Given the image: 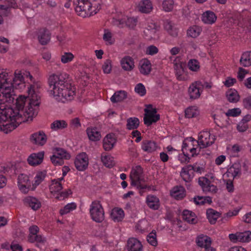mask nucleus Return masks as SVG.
<instances>
[{"label": "nucleus", "mask_w": 251, "mask_h": 251, "mask_svg": "<svg viewBox=\"0 0 251 251\" xmlns=\"http://www.w3.org/2000/svg\"><path fill=\"white\" fill-rule=\"evenodd\" d=\"M12 75L11 72L0 69V129L8 133L23 122L32 121L37 113L39 106L38 97L33 95L31 90L29 94L31 97L29 112L25 111L24 116L10 107L15 99L13 85L8 81Z\"/></svg>", "instance_id": "obj_1"}, {"label": "nucleus", "mask_w": 251, "mask_h": 251, "mask_svg": "<svg viewBox=\"0 0 251 251\" xmlns=\"http://www.w3.org/2000/svg\"><path fill=\"white\" fill-rule=\"evenodd\" d=\"M66 73L52 74L49 77L50 96L58 102L65 103L73 100L75 88L67 82Z\"/></svg>", "instance_id": "obj_2"}, {"label": "nucleus", "mask_w": 251, "mask_h": 251, "mask_svg": "<svg viewBox=\"0 0 251 251\" xmlns=\"http://www.w3.org/2000/svg\"><path fill=\"white\" fill-rule=\"evenodd\" d=\"M41 85L39 83H35L32 85H30L27 89L28 98L24 95H19L16 99L15 103L16 111L19 112L22 114V116H24L25 111L29 112V107H30V102L31 97L29 94V90H31V94L33 95H37L38 97V100L39 104H40V88Z\"/></svg>", "instance_id": "obj_3"}, {"label": "nucleus", "mask_w": 251, "mask_h": 251, "mask_svg": "<svg viewBox=\"0 0 251 251\" xmlns=\"http://www.w3.org/2000/svg\"><path fill=\"white\" fill-rule=\"evenodd\" d=\"M100 0H75V11L76 12H84L87 15L94 16L100 9Z\"/></svg>", "instance_id": "obj_4"}, {"label": "nucleus", "mask_w": 251, "mask_h": 251, "mask_svg": "<svg viewBox=\"0 0 251 251\" xmlns=\"http://www.w3.org/2000/svg\"><path fill=\"white\" fill-rule=\"evenodd\" d=\"M0 69L8 70L12 73V75L9 77L8 81L11 83L14 88L19 90H23L25 86L24 81V77H29L31 81L33 79L32 76L28 71H22L19 70H16L13 73L11 70L7 69H4L0 67Z\"/></svg>", "instance_id": "obj_5"}, {"label": "nucleus", "mask_w": 251, "mask_h": 251, "mask_svg": "<svg viewBox=\"0 0 251 251\" xmlns=\"http://www.w3.org/2000/svg\"><path fill=\"white\" fill-rule=\"evenodd\" d=\"M131 184L137 189H144L147 186L144 184V177L143 169L139 166L133 167L130 174Z\"/></svg>", "instance_id": "obj_6"}, {"label": "nucleus", "mask_w": 251, "mask_h": 251, "mask_svg": "<svg viewBox=\"0 0 251 251\" xmlns=\"http://www.w3.org/2000/svg\"><path fill=\"white\" fill-rule=\"evenodd\" d=\"M181 150L184 153L194 157L200 153L201 148L197 140L190 137L186 138L183 141Z\"/></svg>", "instance_id": "obj_7"}, {"label": "nucleus", "mask_w": 251, "mask_h": 251, "mask_svg": "<svg viewBox=\"0 0 251 251\" xmlns=\"http://www.w3.org/2000/svg\"><path fill=\"white\" fill-rule=\"evenodd\" d=\"M27 36L30 39L37 38L42 45L47 44L50 40V33L45 28L31 30L28 32Z\"/></svg>", "instance_id": "obj_8"}, {"label": "nucleus", "mask_w": 251, "mask_h": 251, "mask_svg": "<svg viewBox=\"0 0 251 251\" xmlns=\"http://www.w3.org/2000/svg\"><path fill=\"white\" fill-rule=\"evenodd\" d=\"M89 212L91 219L97 223H101L104 219V212L100 201H93L90 205Z\"/></svg>", "instance_id": "obj_9"}, {"label": "nucleus", "mask_w": 251, "mask_h": 251, "mask_svg": "<svg viewBox=\"0 0 251 251\" xmlns=\"http://www.w3.org/2000/svg\"><path fill=\"white\" fill-rule=\"evenodd\" d=\"M70 158V154L64 149L61 148H55L53 151V154L50 157L52 163L54 166H61L64 164V160Z\"/></svg>", "instance_id": "obj_10"}, {"label": "nucleus", "mask_w": 251, "mask_h": 251, "mask_svg": "<svg viewBox=\"0 0 251 251\" xmlns=\"http://www.w3.org/2000/svg\"><path fill=\"white\" fill-rule=\"evenodd\" d=\"M113 24L120 27L128 26L132 28L137 23L136 17H114L112 20Z\"/></svg>", "instance_id": "obj_11"}, {"label": "nucleus", "mask_w": 251, "mask_h": 251, "mask_svg": "<svg viewBox=\"0 0 251 251\" xmlns=\"http://www.w3.org/2000/svg\"><path fill=\"white\" fill-rule=\"evenodd\" d=\"M160 26L156 23H148L144 31V36L147 40L151 41L159 39Z\"/></svg>", "instance_id": "obj_12"}, {"label": "nucleus", "mask_w": 251, "mask_h": 251, "mask_svg": "<svg viewBox=\"0 0 251 251\" xmlns=\"http://www.w3.org/2000/svg\"><path fill=\"white\" fill-rule=\"evenodd\" d=\"M145 112L144 121L145 124L148 126L156 122L160 118V115L157 114L156 109L151 105H148L146 106Z\"/></svg>", "instance_id": "obj_13"}, {"label": "nucleus", "mask_w": 251, "mask_h": 251, "mask_svg": "<svg viewBox=\"0 0 251 251\" xmlns=\"http://www.w3.org/2000/svg\"><path fill=\"white\" fill-rule=\"evenodd\" d=\"M215 141L214 136L209 131H203L199 133L198 140L199 145L201 149L206 148L212 145Z\"/></svg>", "instance_id": "obj_14"}, {"label": "nucleus", "mask_w": 251, "mask_h": 251, "mask_svg": "<svg viewBox=\"0 0 251 251\" xmlns=\"http://www.w3.org/2000/svg\"><path fill=\"white\" fill-rule=\"evenodd\" d=\"M75 165L76 169L79 171L85 170L89 164L88 155L84 152L78 154L75 159Z\"/></svg>", "instance_id": "obj_15"}, {"label": "nucleus", "mask_w": 251, "mask_h": 251, "mask_svg": "<svg viewBox=\"0 0 251 251\" xmlns=\"http://www.w3.org/2000/svg\"><path fill=\"white\" fill-rule=\"evenodd\" d=\"M198 183L205 193L212 194L216 193L218 191L217 186L212 184L210 181L205 177H201L198 179Z\"/></svg>", "instance_id": "obj_16"}, {"label": "nucleus", "mask_w": 251, "mask_h": 251, "mask_svg": "<svg viewBox=\"0 0 251 251\" xmlns=\"http://www.w3.org/2000/svg\"><path fill=\"white\" fill-rule=\"evenodd\" d=\"M64 182V178L63 177L54 179L51 180L50 185V191L53 196L58 198L57 195L61 191L63 188V183Z\"/></svg>", "instance_id": "obj_17"}, {"label": "nucleus", "mask_w": 251, "mask_h": 251, "mask_svg": "<svg viewBox=\"0 0 251 251\" xmlns=\"http://www.w3.org/2000/svg\"><path fill=\"white\" fill-rule=\"evenodd\" d=\"M200 84V82L195 81L189 85L188 93L190 99L196 100L200 97L202 94V90L199 86Z\"/></svg>", "instance_id": "obj_18"}, {"label": "nucleus", "mask_w": 251, "mask_h": 251, "mask_svg": "<svg viewBox=\"0 0 251 251\" xmlns=\"http://www.w3.org/2000/svg\"><path fill=\"white\" fill-rule=\"evenodd\" d=\"M30 140L32 144L42 146L46 143L47 137L44 132L39 131L31 134Z\"/></svg>", "instance_id": "obj_19"}, {"label": "nucleus", "mask_w": 251, "mask_h": 251, "mask_svg": "<svg viewBox=\"0 0 251 251\" xmlns=\"http://www.w3.org/2000/svg\"><path fill=\"white\" fill-rule=\"evenodd\" d=\"M44 157V151L33 153L28 157L27 161L30 166H36L40 164L43 162Z\"/></svg>", "instance_id": "obj_20"}, {"label": "nucleus", "mask_w": 251, "mask_h": 251, "mask_svg": "<svg viewBox=\"0 0 251 251\" xmlns=\"http://www.w3.org/2000/svg\"><path fill=\"white\" fill-rule=\"evenodd\" d=\"M117 142L115 135L113 133L107 134L103 139V148L105 151H109L115 146Z\"/></svg>", "instance_id": "obj_21"}, {"label": "nucleus", "mask_w": 251, "mask_h": 251, "mask_svg": "<svg viewBox=\"0 0 251 251\" xmlns=\"http://www.w3.org/2000/svg\"><path fill=\"white\" fill-rule=\"evenodd\" d=\"M127 251H141L143 248L141 242L135 238H130L126 246Z\"/></svg>", "instance_id": "obj_22"}, {"label": "nucleus", "mask_w": 251, "mask_h": 251, "mask_svg": "<svg viewBox=\"0 0 251 251\" xmlns=\"http://www.w3.org/2000/svg\"><path fill=\"white\" fill-rule=\"evenodd\" d=\"M139 70L143 75H149L151 70V64L150 60L146 58L140 60L139 64Z\"/></svg>", "instance_id": "obj_23"}, {"label": "nucleus", "mask_w": 251, "mask_h": 251, "mask_svg": "<svg viewBox=\"0 0 251 251\" xmlns=\"http://www.w3.org/2000/svg\"><path fill=\"white\" fill-rule=\"evenodd\" d=\"M18 7L15 0H5L4 4H0V16L9 13L11 8Z\"/></svg>", "instance_id": "obj_24"}, {"label": "nucleus", "mask_w": 251, "mask_h": 251, "mask_svg": "<svg viewBox=\"0 0 251 251\" xmlns=\"http://www.w3.org/2000/svg\"><path fill=\"white\" fill-rule=\"evenodd\" d=\"M122 68L126 71H130L134 68V62L130 56H126L123 57L120 61Z\"/></svg>", "instance_id": "obj_25"}, {"label": "nucleus", "mask_w": 251, "mask_h": 251, "mask_svg": "<svg viewBox=\"0 0 251 251\" xmlns=\"http://www.w3.org/2000/svg\"><path fill=\"white\" fill-rule=\"evenodd\" d=\"M164 28L168 33L174 37L178 35V29L169 20H166L164 23Z\"/></svg>", "instance_id": "obj_26"}, {"label": "nucleus", "mask_w": 251, "mask_h": 251, "mask_svg": "<svg viewBox=\"0 0 251 251\" xmlns=\"http://www.w3.org/2000/svg\"><path fill=\"white\" fill-rule=\"evenodd\" d=\"M202 30L201 26L193 25L188 27L186 31V35L190 38H196L200 35Z\"/></svg>", "instance_id": "obj_27"}, {"label": "nucleus", "mask_w": 251, "mask_h": 251, "mask_svg": "<svg viewBox=\"0 0 251 251\" xmlns=\"http://www.w3.org/2000/svg\"><path fill=\"white\" fill-rule=\"evenodd\" d=\"M146 203L148 206L153 210H157L160 206L159 199L152 195H148L146 197Z\"/></svg>", "instance_id": "obj_28"}, {"label": "nucleus", "mask_w": 251, "mask_h": 251, "mask_svg": "<svg viewBox=\"0 0 251 251\" xmlns=\"http://www.w3.org/2000/svg\"><path fill=\"white\" fill-rule=\"evenodd\" d=\"M185 190L181 186L174 187L171 191V195L176 200H180L185 196Z\"/></svg>", "instance_id": "obj_29"}, {"label": "nucleus", "mask_w": 251, "mask_h": 251, "mask_svg": "<svg viewBox=\"0 0 251 251\" xmlns=\"http://www.w3.org/2000/svg\"><path fill=\"white\" fill-rule=\"evenodd\" d=\"M125 217L124 210L119 207L114 208L111 212V218L115 222L121 221Z\"/></svg>", "instance_id": "obj_30"}, {"label": "nucleus", "mask_w": 251, "mask_h": 251, "mask_svg": "<svg viewBox=\"0 0 251 251\" xmlns=\"http://www.w3.org/2000/svg\"><path fill=\"white\" fill-rule=\"evenodd\" d=\"M47 176L46 171H39L36 173L34 179L32 182V190H34L37 186L44 181Z\"/></svg>", "instance_id": "obj_31"}, {"label": "nucleus", "mask_w": 251, "mask_h": 251, "mask_svg": "<svg viewBox=\"0 0 251 251\" xmlns=\"http://www.w3.org/2000/svg\"><path fill=\"white\" fill-rule=\"evenodd\" d=\"M68 124L66 121L64 120H56L50 124V128L53 131L61 130L66 128Z\"/></svg>", "instance_id": "obj_32"}, {"label": "nucleus", "mask_w": 251, "mask_h": 251, "mask_svg": "<svg viewBox=\"0 0 251 251\" xmlns=\"http://www.w3.org/2000/svg\"><path fill=\"white\" fill-rule=\"evenodd\" d=\"M139 10L144 13H149L152 9V5L150 0H143L138 4Z\"/></svg>", "instance_id": "obj_33"}, {"label": "nucleus", "mask_w": 251, "mask_h": 251, "mask_svg": "<svg viewBox=\"0 0 251 251\" xmlns=\"http://www.w3.org/2000/svg\"><path fill=\"white\" fill-rule=\"evenodd\" d=\"M170 58L171 60H173V63L174 65L175 69L176 70V75L177 79L179 80H184L185 78L184 76L182 75L183 70L182 68L181 64L180 63H177L176 62V60L178 58L176 57L175 59L173 60V57L171 56Z\"/></svg>", "instance_id": "obj_34"}, {"label": "nucleus", "mask_w": 251, "mask_h": 251, "mask_svg": "<svg viewBox=\"0 0 251 251\" xmlns=\"http://www.w3.org/2000/svg\"><path fill=\"white\" fill-rule=\"evenodd\" d=\"M196 243L199 247L203 249L207 245L211 244L212 240L208 236L201 234L197 237Z\"/></svg>", "instance_id": "obj_35"}, {"label": "nucleus", "mask_w": 251, "mask_h": 251, "mask_svg": "<svg viewBox=\"0 0 251 251\" xmlns=\"http://www.w3.org/2000/svg\"><path fill=\"white\" fill-rule=\"evenodd\" d=\"M182 218L184 220L189 224H195L197 222L195 214L188 210H185L183 211Z\"/></svg>", "instance_id": "obj_36"}, {"label": "nucleus", "mask_w": 251, "mask_h": 251, "mask_svg": "<svg viewBox=\"0 0 251 251\" xmlns=\"http://www.w3.org/2000/svg\"><path fill=\"white\" fill-rule=\"evenodd\" d=\"M25 202L34 210H37L41 205L40 201L36 198L33 197H26L25 199Z\"/></svg>", "instance_id": "obj_37"}, {"label": "nucleus", "mask_w": 251, "mask_h": 251, "mask_svg": "<svg viewBox=\"0 0 251 251\" xmlns=\"http://www.w3.org/2000/svg\"><path fill=\"white\" fill-rule=\"evenodd\" d=\"M86 131L89 139L91 141H97L101 138L100 133L96 128L89 127Z\"/></svg>", "instance_id": "obj_38"}, {"label": "nucleus", "mask_w": 251, "mask_h": 251, "mask_svg": "<svg viewBox=\"0 0 251 251\" xmlns=\"http://www.w3.org/2000/svg\"><path fill=\"white\" fill-rule=\"evenodd\" d=\"M100 159L103 165L106 167L111 168L115 164L114 157L107 153L101 154Z\"/></svg>", "instance_id": "obj_39"}, {"label": "nucleus", "mask_w": 251, "mask_h": 251, "mask_svg": "<svg viewBox=\"0 0 251 251\" xmlns=\"http://www.w3.org/2000/svg\"><path fill=\"white\" fill-rule=\"evenodd\" d=\"M102 39L106 45H112L115 42V38L111 31L108 29H104Z\"/></svg>", "instance_id": "obj_40"}, {"label": "nucleus", "mask_w": 251, "mask_h": 251, "mask_svg": "<svg viewBox=\"0 0 251 251\" xmlns=\"http://www.w3.org/2000/svg\"><path fill=\"white\" fill-rule=\"evenodd\" d=\"M240 174V169L237 165H233L230 167L227 170L225 175L229 179H234Z\"/></svg>", "instance_id": "obj_41"}, {"label": "nucleus", "mask_w": 251, "mask_h": 251, "mask_svg": "<svg viewBox=\"0 0 251 251\" xmlns=\"http://www.w3.org/2000/svg\"><path fill=\"white\" fill-rule=\"evenodd\" d=\"M142 149L148 152H152L157 150V146L153 141H145L142 142Z\"/></svg>", "instance_id": "obj_42"}, {"label": "nucleus", "mask_w": 251, "mask_h": 251, "mask_svg": "<svg viewBox=\"0 0 251 251\" xmlns=\"http://www.w3.org/2000/svg\"><path fill=\"white\" fill-rule=\"evenodd\" d=\"M193 170H195L194 167L192 165H188L183 167L180 172V176L182 179L186 182H188L190 180L191 178V175L190 174V172Z\"/></svg>", "instance_id": "obj_43"}, {"label": "nucleus", "mask_w": 251, "mask_h": 251, "mask_svg": "<svg viewBox=\"0 0 251 251\" xmlns=\"http://www.w3.org/2000/svg\"><path fill=\"white\" fill-rule=\"evenodd\" d=\"M226 97L229 102L233 103L237 102L240 99L237 91L232 89H229L226 92Z\"/></svg>", "instance_id": "obj_44"}, {"label": "nucleus", "mask_w": 251, "mask_h": 251, "mask_svg": "<svg viewBox=\"0 0 251 251\" xmlns=\"http://www.w3.org/2000/svg\"><path fill=\"white\" fill-rule=\"evenodd\" d=\"M241 65L244 67L251 66V51H246L243 53L240 59Z\"/></svg>", "instance_id": "obj_45"}, {"label": "nucleus", "mask_w": 251, "mask_h": 251, "mask_svg": "<svg viewBox=\"0 0 251 251\" xmlns=\"http://www.w3.org/2000/svg\"><path fill=\"white\" fill-rule=\"evenodd\" d=\"M126 97V93L125 91H119L114 94L111 97L110 100L113 103H116L123 101Z\"/></svg>", "instance_id": "obj_46"}, {"label": "nucleus", "mask_w": 251, "mask_h": 251, "mask_svg": "<svg viewBox=\"0 0 251 251\" xmlns=\"http://www.w3.org/2000/svg\"><path fill=\"white\" fill-rule=\"evenodd\" d=\"M206 215L209 222L212 224H215L220 217L219 213L212 209H207Z\"/></svg>", "instance_id": "obj_47"}, {"label": "nucleus", "mask_w": 251, "mask_h": 251, "mask_svg": "<svg viewBox=\"0 0 251 251\" xmlns=\"http://www.w3.org/2000/svg\"><path fill=\"white\" fill-rule=\"evenodd\" d=\"M185 113L187 118H192L197 116L199 114V111L197 106H192L186 108Z\"/></svg>", "instance_id": "obj_48"}, {"label": "nucleus", "mask_w": 251, "mask_h": 251, "mask_svg": "<svg viewBox=\"0 0 251 251\" xmlns=\"http://www.w3.org/2000/svg\"><path fill=\"white\" fill-rule=\"evenodd\" d=\"M212 201L211 198L209 196H197L194 198V202L197 205H202L205 203H208L209 204L212 203Z\"/></svg>", "instance_id": "obj_49"}, {"label": "nucleus", "mask_w": 251, "mask_h": 251, "mask_svg": "<svg viewBox=\"0 0 251 251\" xmlns=\"http://www.w3.org/2000/svg\"><path fill=\"white\" fill-rule=\"evenodd\" d=\"M75 56L71 52H64L60 56V61L63 64H68L73 61Z\"/></svg>", "instance_id": "obj_50"}, {"label": "nucleus", "mask_w": 251, "mask_h": 251, "mask_svg": "<svg viewBox=\"0 0 251 251\" xmlns=\"http://www.w3.org/2000/svg\"><path fill=\"white\" fill-rule=\"evenodd\" d=\"M139 125V120L137 118H129L127 120L126 127L129 130L136 129Z\"/></svg>", "instance_id": "obj_51"}, {"label": "nucleus", "mask_w": 251, "mask_h": 251, "mask_svg": "<svg viewBox=\"0 0 251 251\" xmlns=\"http://www.w3.org/2000/svg\"><path fill=\"white\" fill-rule=\"evenodd\" d=\"M188 67L191 71L197 72L200 70V64L197 60L192 59L188 61Z\"/></svg>", "instance_id": "obj_52"}, {"label": "nucleus", "mask_w": 251, "mask_h": 251, "mask_svg": "<svg viewBox=\"0 0 251 251\" xmlns=\"http://www.w3.org/2000/svg\"><path fill=\"white\" fill-rule=\"evenodd\" d=\"M76 207V205L75 202L68 203L60 210V213L62 215L66 214L75 209Z\"/></svg>", "instance_id": "obj_53"}, {"label": "nucleus", "mask_w": 251, "mask_h": 251, "mask_svg": "<svg viewBox=\"0 0 251 251\" xmlns=\"http://www.w3.org/2000/svg\"><path fill=\"white\" fill-rule=\"evenodd\" d=\"M112 67V61L110 59H107L102 65V70L104 74H108L111 73Z\"/></svg>", "instance_id": "obj_54"}, {"label": "nucleus", "mask_w": 251, "mask_h": 251, "mask_svg": "<svg viewBox=\"0 0 251 251\" xmlns=\"http://www.w3.org/2000/svg\"><path fill=\"white\" fill-rule=\"evenodd\" d=\"M240 242H249L251 241V231L248 230L240 232Z\"/></svg>", "instance_id": "obj_55"}, {"label": "nucleus", "mask_w": 251, "mask_h": 251, "mask_svg": "<svg viewBox=\"0 0 251 251\" xmlns=\"http://www.w3.org/2000/svg\"><path fill=\"white\" fill-rule=\"evenodd\" d=\"M147 240L150 245L153 246H156L157 245L156 232L152 231L149 233L147 237Z\"/></svg>", "instance_id": "obj_56"}, {"label": "nucleus", "mask_w": 251, "mask_h": 251, "mask_svg": "<svg viewBox=\"0 0 251 251\" xmlns=\"http://www.w3.org/2000/svg\"><path fill=\"white\" fill-rule=\"evenodd\" d=\"M135 92L139 96L142 97L146 95V89L144 85L141 83H138L134 88Z\"/></svg>", "instance_id": "obj_57"}, {"label": "nucleus", "mask_w": 251, "mask_h": 251, "mask_svg": "<svg viewBox=\"0 0 251 251\" xmlns=\"http://www.w3.org/2000/svg\"><path fill=\"white\" fill-rule=\"evenodd\" d=\"M28 240L31 242H36L38 244H42L46 242V238L41 235H36L34 236H29Z\"/></svg>", "instance_id": "obj_58"}, {"label": "nucleus", "mask_w": 251, "mask_h": 251, "mask_svg": "<svg viewBox=\"0 0 251 251\" xmlns=\"http://www.w3.org/2000/svg\"><path fill=\"white\" fill-rule=\"evenodd\" d=\"M31 184L30 181L27 175L20 174L18 177V184Z\"/></svg>", "instance_id": "obj_59"}, {"label": "nucleus", "mask_w": 251, "mask_h": 251, "mask_svg": "<svg viewBox=\"0 0 251 251\" xmlns=\"http://www.w3.org/2000/svg\"><path fill=\"white\" fill-rule=\"evenodd\" d=\"M241 111L239 108H234L228 109V111L225 113L226 117H237L241 114Z\"/></svg>", "instance_id": "obj_60"}, {"label": "nucleus", "mask_w": 251, "mask_h": 251, "mask_svg": "<svg viewBox=\"0 0 251 251\" xmlns=\"http://www.w3.org/2000/svg\"><path fill=\"white\" fill-rule=\"evenodd\" d=\"M173 0H163L162 7L165 11H170L173 8Z\"/></svg>", "instance_id": "obj_61"}, {"label": "nucleus", "mask_w": 251, "mask_h": 251, "mask_svg": "<svg viewBox=\"0 0 251 251\" xmlns=\"http://www.w3.org/2000/svg\"><path fill=\"white\" fill-rule=\"evenodd\" d=\"M158 49L154 45H150L146 49L145 53L147 55H154L158 52Z\"/></svg>", "instance_id": "obj_62"}, {"label": "nucleus", "mask_w": 251, "mask_h": 251, "mask_svg": "<svg viewBox=\"0 0 251 251\" xmlns=\"http://www.w3.org/2000/svg\"><path fill=\"white\" fill-rule=\"evenodd\" d=\"M248 73V71L241 67L239 68L237 77L239 81H242L245 78L246 75Z\"/></svg>", "instance_id": "obj_63"}, {"label": "nucleus", "mask_w": 251, "mask_h": 251, "mask_svg": "<svg viewBox=\"0 0 251 251\" xmlns=\"http://www.w3.org/2000/svg\"><path fill=\"white\" fill-rule=\"evenodd\" d=\"M201 21L206 25H212L217 20V17H201Z\"/></svg>", "instance_id": "obj_64"}]
</instances>
